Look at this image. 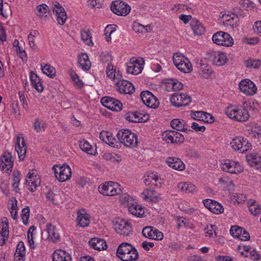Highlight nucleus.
<instances>
[{"label":"nucleus","mask_w":261,"mask_h":261,"mask_svg":"<svg viewBox=\"0 0 261 261\" xmlns=\"http://www.w3.org/2000/svg\"><path fill=\"white\" fill-rule=\"evenodd\" d=\"M27 187L29 190L33 192L36 190V188L40 185L39 176L34 173L29 172L26 179Z\"/></svg>","instance_id":"nucleus-18"},{"label":"nucleus","mask_w":261,"mask_h":261,"mask_svg":"<svg viewBox=\"0 0 261 261\" xmlns=\"http://www.w3.org/2000/svg\"><path fill=\"white\" fill-rule=\"evenodd\" d=\"M81 34L82 40L86 44L89 45L91 44L93 45V43L91 41V37L90 36V32L89 30L82 31L81 32Z\"/></svg>","instance_id":"nucleus-47"},{"label":"nucleus","mask_w":261,"mask_h":261,"mask_svg":"<svg viewBox=\"0 0 261 261\" xmlns=\"http://www.w3.org/2000/svg\"><path fill=\"white\" fill-rule=\"evenodd\" d=\"M147 25L144 27V25L140 24V23H136L134 26V30L137 32H141V33H147L148 31L147 30Z\"/></svg>","instance_id":"nucleus-61"},{"label":"nucleus","mask_w":261,"mask_h":261,"mask_svg":"<svg viewBox=\"0 0 261 261\" xmlns=\"http://www.w3.org/2000/svg\"><path fill=\"white\" fill-rule=\"evenodd\" d=\"M101 61L103 63H107L109 64H110V63L111 62L112 60V58L111 55L109 53H106L104 55H102L101 57Z\"/></svg>","instance_id":"nucleus-64"},{"label":"nucleus","mask_w":261,"mask_h":261,"mask_svg":"<svg viewBox=\"0 0 261 261\" xmlns=\"http://www.w3.org/2000/svg\"><path fill=\"white\" fill-rule=\"evenodd\" d=\"M186 123L184 120L174 119L171 121L170 125L173 129L181 131L186 126Z\"/></svg>","instance_id":"nucleus-40"},{"label":"nucleus","mask_w":261,"mask_h":261,"mask_svg":"<svg viewBox=\"0 0 261 261\" xmlns=\"http://www.w3.org/2000/svg\"><path fill=\"white\" fill-rule=\"evenodd\" d=\"M178 189L186 193H194L196 191L195 186L189 182H181L178 185Z\"/></svg>","instance_id":"nucleus-37"},{"label":"nucleus","mask_w":261,"mask_h":261,"mask_svg":"<svg viewBox=\"0 0 261 261\" xmlns=\"http://www.w3.org/2000/svg\"><path fill=\"white\" fill-rule=\"evenodd\" d=\"M225 113L230 118L234 119L238 121L245 122L249 117L247 109L243 106L228 107L225 110Z\"/></svg>","instance_id":"nucleus-2"},{"label":"nucleus","mask_w":261,"mask_h":261,"mask_svg":"<svg viewBox=\"0 0 261 261\" xmlns=\"http://www.w3.org/2000/svg\"><path fill=\"white\" fill-rule=\"evenodd\" d=\"M11 13L9 5L7 3H3V0H0V15L5 18H7Z\"/></svg>","instance_id":"nucleus-39"},{"label":"nucleus","mask_w":261,"mask_h":261,"mask_svg":"<svg viewBox=\"0 0 261 261\" xmlns=\"http://www.w3.org/2000/svg\"><path fill=\"white\" fill-rule=\"evenodd\" d=\"M30 80L32 86L38 92H41L43 90L42 84L40 82V79L38 76L33 72L30 73Z\"/></svg>","instance_id":"nucleus-34"},{"label":"nucleus","mask_w":261,"mask_h":261,"mask_svg":"<svg viewBox=\"0 0 261 261\" xmlns=\"http://www.w3.org/2000/svg\"><path fill=\"white\" fill-rule=\"evenodd\" d=\"M232 148L235 151L244 153L251 148V145L247 139L241 137H236L230 142Z\"/></svg>","instance_id":"nucleus-9"},{"label":"nucleus","mask_w":261,"mask_h":261,"mask_svg":"<svg viewBox=\"0 0 261 261\" xmlns=\"http://www.w3.org/2000/svg\"><path fill=\"white\" fill-rule=\"evenodd\" d=\"M192 117L195 119L197 118H199L198 120L200 118H201L203 120L205 119L204 121L208 123H212L214 121V118L211 114L204 112H196L193 114Z\"/></svg>","instance_id":"nucleus-32"},{"label":"nucleus","mask_w":261,"mask_h":261,"mask_svg":"<svg viewBox=\"0 0 261 261\" xmlns=\"http://www.w3.org/2000/svg\"><path fill=\"white\" fill-rule=\"evenodd\" d=\"M213 63L217 66H222L227 61L226 55L223 53L214 51L211 56Z\"/></svg>","instance_id":"nucleus-22"},{"label":"nucleus","mask_w":261,"mask_h":261,"mask_svg":"<svg viewBox=\"0 0 261 261\" xmlns=\"http://www.w3.org/2000/svg\"><path fill=\"white\" fill-rule=\"evenodd\" d=\"M153 94L149 91H144L141 93V98L144 103L150 99L151 95Z\"/></svg>","instance_id":"nucleus-58"},{"label":"nucleus","mask_w":261,"mask_h":261,"mask_svg":"<svg viewBox=\"0 0 261 261\" xmlns=\"http://www.w3.org/2000/svg\"><path fill=\"white\" fill-rule=\"evenodd\" d=\"M41 69L43 72L48 76L53 78L55 76L56 70L54 67L48 64H41Z\"/></svg>","instance_id":"nucleus-42"},{"label":"nucleus","mask_w":261,"mask_h":261,"mask_svg":"<svg viewBox=\"0 0 261 261\" xmlns=\"http://www.w3.org/2000/svg\"><path fill=\"white\" fill-rule=\"evenodd\" d=\"M44 123L43 121L40 120L39 119H36L34 122V129L37 132H40L42 130H44Z\"/></svg>","instance_id":"nucleus-55"},{"label":"nucleus","mask_w":261,"mask_h":261,"mask_svg":"<svg viewBox=\"0 0 261 261\" xmlns=\"http://www.w3.org/2000/svg\"><path fill=\"white\" fill-rule=\"evenodd\" d=\"M200 73L205 78H208L212 73L210 67L205 64H200L199 66Z\"/></svg>","instance_id":"nucleus-43"},{"label":"nucleus","mask_w":261,"mask_h":261,"mask_svg":"<svg viewBox=\"0 0 261 261\" xmlns=\"http://www.w3.org/2000/svg\"><path fill=\"white\" fill-rule=\"evenodd\" d=\"M17 254L25 255V247L22 242H19L17 246L15 255Z\"/></svg>","instance_id":"nucleus-59"},{"label":"nucleus","mask_w":261,"mask_h":261,"mask_svg":"<svg viewBox=\"0 0 261 261\" xmlns=\"http://www.w3.org/2000/svg\"><path fill=\"white\" fill-rule=\"evenodd\" d=\"M142 235L148 239L157 241L163 239V233L153 226H146L143 228L142 231Z\"/></svg>","instance_id":"nucleus-13"},{"label":"nucleus","mask_w":261,"mask_h":261,"mask_svg":"<svg viewBox=\"0 0 261 261\" xmlns=\"http://www.w3.org/2000/svg\"><path fill=\"white\" fill-rule=\"evenodd\" d=\"M119 187V185L117 182L108 181L103 185H100L98 187V190L103 195L113 196L122 193V190Z\"/></svg>","instance_id":"nucleus-5"},{"label":"nucleus","mask_w":261,"mask_h":261,"mask_svg":"<svg viewBox=\"0 0 261 261\" xmlns=\"http://www.w3.org/2000/svg\"><path fill=\"white\" fill-rule=\"evenodd\" d=\"M167 163L169 166L176 170L182 171L185 169L184 163L179 158L169 157L167 160Z\"/></svg>","instance_id":"nucleus-21"},{"label":"nucleus","mask_w":261,"mask_h":261,"mask_svg":"<svg viewBox=\"0 0 261 261\" xmlns=\"http://www.w3.org/2000/svg\"><path fill=\"white\" fill-rule=\"evenodd\" d=\"M89 243L93 249L99 251L105 250L107 247L104 240L97 238L91 239Z\"/></svg>","instance_id":"nucleus-26"},{"label":"nucleus","mask_w":261,"mask_h":261,"mask_svg":"<svg viewBox=\"0 0 261 261\" xmlns=\"http://www.w3.org/2000/svg\"><path fill=\"white\" fill-rule=\"evenodd\" d=\"M53 11L56 15L61 13L65 12L64 9L58 2H55L52 6Z\"/></svg>","instance_id":"nucleus-53"},{"label":"nucleus","mask_w":261,"mask_h":261,"mask_svg":"<svg viewBox=\"0 0 261 261\" xmlns=\"http://www.w3.org/2000/svg\"><path fill=\"white\" fill-rule=\"evenodd\" d=\"M170 100L171 104L176 107L187 106L191 101L190 96L186 93H174Z\"/></svg>","instance_id":"nucleus-10"},{"label":"nucleus","mask_w":261,"mask_h":261,"mask_svg":"<svg viewBox=\"0 0 261 261\" xmlns=\"http://www.w3.org/2000/svg\"><path fill=\"white\" fill-rule=\"evenodd\" d=\"M249 210L251 214L254 216L261 214V207L258 204L251 206L249 208Z\"/></svg>","instance_id":"nucleus-60"},{"label":"nucleus","mask_w":261,"mask_h":261,"mask_svg":"<svg viewBox=\"0 0 261 261\" xmlns=\"http://www.w3.org/2000/svg\"><path fill=\"white\" fill-rule=\"evenodd\" d=\"M239 88L242 92L248 95L254 94L257 90L255 84L248 79L241 81L239 84Z\"/></svg>","instance_id":"nucleus-14"},{"label":"nucleus","mask_w":261,"mask_h":261,"mask_svg":"<svg viewBox=\"0 0 261 261\" xmlns=\"http://www.w3.org/2000/svg\"><path fill=\"white\" fill-rule=\"evenodd\" d=\"M245 65L248 68H258L261 65V62L259 60L249 59L245 61Z\"/></svg>","instance_id":"nucleus-44"},{"label":"nucleus","mask_w":261,"mask_h":261,"mask_svg":"<svg viewBox=\"0 0 261 261\" xmlns=\"http://www.w3.org/2000/svg\"><path fill=\"white\" fill-rule=\"evenodd\" d=\"M190 24L195 35L200 36L203 34L205 32V28L198 20L195 19H192Z\"/></svg>","instance_id":"nucleus-28"},{"label":"nucleus","mask_w":261,"mask_h":261,"mask_svg":"<svg viewBox=\"0 0 261 261\" xmlns=\"http://www.w3.org/2000/svg\"><path fill=\"white\" fill-rule=\"evenodd\" d=\"M142 197L146 201H152L155 196V191L154 190L145 189L142 193Z\"/></svg>","instance_id":"nucleus-46"},{"label":"nucleus","mask_w":261,"mask_h":261,"mask_svg":"<svg viewBox=\"0 0 261 261\" xmlns=\"http://www.w3.org/2000/svg\"><path fill=\"white\" fill-rule=\"evenodd\" d=\"M114 228L116 232L120 235L128 236L132 232L130 224L124 220H119L116 222Z\"/></svg>","instance_id":"nucleus-15"},{"label":"nucleus","mask_w":261,"mask_h":261,"mask_svg":"<svg viewBox=\"0 0 261 261\" xmlns=\"http://www.w3.org/2000/svg\"><path fill=\"white\" fill-rule=\"evenodd\" d=\"M191 128L196 132H203L205 130V127L204 125H200L197 122H193L191 125Z\"/></svg>","instance_id":"nucleus-62"},{"label":"nucleus","mask_w":261,"mask_h":261,"mask_svg":"<svg viewBox=\"0 0 261 261\" xmlns=\"http://www.w3.org/2000/svg\"><path fill=\"white\" fill-rule=\"evenodd\" d=\"M173 62L177 68L184 73H189L192 70V66L189 60L181 54H175L173 57Z\"/></svg>","instance_id":"nucleus-4"},{"label":"nucleus","mask_w":261,"mask_h":261,"mask_svg":"<svg viewBox=\"0 0 261 261\" xmlns=\"http://www.w3.org/2000/svg\"><path fill=\"white\" fill-rule=\"evenodd\" d=\"M77 221L78 225L82 227L88 226L90 224V217L85 210H80L77 213Z\"/></svg>","instance_id":"nucleus-24"},{"label":"nucleus","mask_w":261,"mask_h":261,"mask_svg":"<svg viewBox=\"0 0 261 261\" xmlns=\"http://www.w3.org/2000/svg\"><path fill=\"white\" fill-rule=\"evenodd\" d=\"M21 219L23 224L27 225L28 224V219L30 216V208L28 206L24 208L22 210Z\"/></svg>","instance_id":"nucleus-52"},{"label":"nucleus","mask_w":261,"mask_h":261,"mask_svg":"<svg viewBox=\"0 0 261 261\" xmlns=\"http://www.w3.org/2000/svg\"><path fill=\"white\" fill-rule=\"evenodd\" d=\"M145 177L144 183L146 185L154 184L155 186L161 187L163 182L162 178L156 173H150Z\"/></svg>","instance_id":"nucleus-23"},{"label":"nucleus","mask_w":261,"mask_h":261,"mask_svg":"<svg viewBox=\"0 0 261 261\" xmlns=\"http://www.w3.org/2000/svg\"><path fill=\"white\" fill-rule=\"evenodd\" d=\"M222 39L223 37L222 35V31L218 32L215 33L212 37L213 42L218 45L226 46H231L230 42H229V41H224V42H223Z\"/></svg>","instance_id":"nucleus-36"},{"label":"nucleus","mask_w":261,"mask_h":261,"mask_svg":"<svg viewBox=\"0 0 261 261\" xmlns=\"http://www.w3.org/2000/svg\"><path fill=\"white\" fill-rule=\"evenodd\" d=\"M146 106L150 108H155L158 107L159 102L156 97L151 95L150 99L144 103Z\"/></svg>","instance_id":"nucleus-49"},{"label":"nucleus","mask_w":261,"mask_h":261,"mask_svg":"<svg viewBox=\"0 0 261 261\" xmlns=\"http://www.w3.org/2000/svg\"><path fill=\"white\" fill-rule=\"evenodd\" d=\"M101 102L104 107L113 111H120L122 108V104L120 101L111 97L102 98Z\"/></svg>","instance_id":"nucleus-12"},{"label":"nucleus","mask_w":261,"mask_h":261,"mask_svg":"<svg viewBox=\"0 0 261 261\" xmlns=\"http://www.w3.org/2000/svg\"><path fill=\"white\" fill-rule=\"evenodd\" d=\"M112 11L119 16H126L131 10L130 6L123 1L116 0L113 2L111 6Z\"/></svg>","instance_id":"nucleus-7"},{"label":"nucleus","mask_w":261,"mask_h":261,"mask_svg":"<svg viewBox=\"0 0 261 261\" xmlns=\"http://www.w3.org/2000/svg\"><path fill=\"white\" fill-rule=\"evenodd\" d=\"M15 146V150L20 160H23L25 157L27 146L22 135L17 137Z\"/></svg>","instance_id":"nucleus-19"},{"label":"nucleus","mask_w":261,"mask_h":261,"mask_svg":"<svg viewBox=\"0 0 261 261\" xmlns=\"http://www.w3.org/2000/svg\"><path fill=\"white\" fill-rule=\"evenodd\" d=\"M53 170L54 171L56 178L60 182L69 180L71 176V170L67 164H63L62 166L58 165H55L53 167Z\"/></svg>","instance_id":"nucleus-6"},{"label":"nucleus","mask_w":261,"mask_h":261,"mask_svg":"<svg viewBox=\"0 0 261 261\" xmlns=\"http://www.w3.org/2000/svg\"><path fill=\"white\" fill-rule=\"evenodd\" d=\"M127 66V72L128 73L137 74L140 73L142 70L140 64L135 61L129 62Z\"/></svg>","instance_id":"nucleus-38"},{"label":"nucleus","mask_w":261,"mask_h":261,"mask_svg":"<svg viewBox=\"0 0 261 261\" xmlns=\"http://www.w3.org/2000/svg\"><path fill=\"white\" fill-rule=\"evenodd\" d=\"M80 147L85 152L88 154H93L95 152V149L86 140L81 141Z\"/></svg>","instance_id":"nucleus-41"},{"label":"nucleus","mask_w":261,"mask_h":261,"mask_svg":"<svg viewBox=\"0 0 261 261\" xmlns=\"http://www.w3.org/2000/svg\"><path fill=\"white\" fill-rule=\"evenodd\" d=\"M163 139L167 143L177 144L184 142V136L177 131L167 130L162 133Z\"/></svg>","instance_id":"nucleus-8"},{"label":"nucleus","mask_w":261,"mask_h":261,"mask_svg":"<svg viewBox=\"0 0 261 261\" xmlns=\"http://www.w3.org/2000/svg\"><path fill=\"white\" fill-rule=\"evenodd\" d=\"M6 225V226L2 228V232L1 234V236L2 237V244H1V246L6 244L9 237V232L8 230V223L7 222Z\"/></svg>","instance_id":"nucleus-51"},{"label":"nucleus","mask_w":261,"mask_h":261,"mask_svg":"<svg viewBox=\"0 0 261 261\" xmlns=\"http://www.w3.org/2000/svg\"><path fill=\"white\" fill-rule=\"evenodd\" d=\"M116 255L122 261H136L139 257L138 252L135 247L125 242L119 245Z\"/></svg>","instance_id":"nucleus-1"},{"label":"nucleus","mask_w":261,"mask_h":261,"mask_svg":"<svg viewBox=\"0 0 261 261\" xmlns=\"http://www.w3.org/2000/svg\"><path fill=\"white\" fill-rule=\"evenodd\" d=\"M106 73L107 76L112 80H121L122 79V75L120 71H116V69L114 68L113 65L112 64H109L107 67Z\"/></svg>","instance_id":"nucleus-30"},{"label":"nucleus","mask_w":261,"mask_h":261,"mask_svg":"<svg viewBox=\"0 0 261 261\" xmlns=\"http://www.w3.org/2000/svg\"><path fill=\"white\" fill-rule=\"evenodd\" d=\"M243 228L238 226H233L230 229V233L234 238H239Z\"/></svg>","instance_id":"nucleus-48"},{"label":"nucleus","mask_w":261,"mask_h":261,"mask_svg":"<svg viewBox=\"0 0 261 261\" xmlns=\"http://www.w3.org/2000/svg\"><path fill=\"white\" fill-rule=\"evenodd\" d=\"M127 120L133 122H145L146 119H142V113L138 112H128L125 114Z\"/></svg>","instance_id":"nucleus-29"},{"label":"nucleus","mask_w":261,"mask_h":261,"mask_svg":"<svg viewBox=\"0 0 261 261\" xmlns=\"http://www.w3.org/2000/svg\"><path fill=\"white\" fill-rule=\"evenodd\" d=\"M78 62L81 68L85 70H88L91 68V64L87 54L82 53L79 56Z\"/></svg>","instance_id":"nucleus-31"},{"label":"nucleus","mask_w":261,"mask_h":261,"mask_svg":"<svg viewBox=\"0 0 261 261\" xmlns=\"http://www.w3.org/2000/svg\"><path fill=\"white\" fill-rule=\"evenodd\" d=\"M53 261H71V257L69 254L64 250H57L53 254Z\"/></svg>","instance_id":"nucleus-25"},{"label":"nucleus","mask_w":261,"mask_h":261,"mask_svg":"<svg viewBox=\"0 0 261 261\" xmlns=\"http://www.w3.org/2000/svg\"><path fill=\"white\" fill-rule=\"evenodd\" d=\"M128 210L132 215L138 217H142L145 214L144 209L141 206L136 204L129 205Z\"/></svg>","instance_id":"nucleus-35"},{"label":"nucleus","mask_w":261,"mask_h":261,"mask_svg":"<svg viewBox=\"0 0 261 261\" xmlns=\"http://www.w3.org/2000/svg\"><path fill=\"white\" fill-rule=\"evenodd\" d=\"M222 169L226 172L231 174H238L243 171L244 169L239 163L226 160L222 164Z\"/></svg>","instance_id":"nucleus-11"},{"label":"nucleus","mask_w":261,"mask_h":261,"mask_svg":"<svg viewBox=\"0 0 261 261\" xmlns=\"http://www.w3.org/2000/svg\"><path fill=\"white\" fill-rule=\"evenodd\" d=\"M237 19H238L237 17H236V16L231 17V16H227V17H226V19L225 20V23L227 26L229 25V26L233 28L234 27H236V22H237Z\"/></svg>","instance_id":"nucleus-54"},{"label":"nucleus","mask_w":261,"mask_h":261,"mask_svg":"<svg viewBox=\"0 0 261 261\" xmlns=\"http://www.w3.org/2000/svg\"><path fill=\"white\" fill-rule=\"evenodd\" d=\"M20 173L18 171L14 172L13 173V187L15 189V191L17 192V189H18V186L20 182Z\"/></svg>","instance_id":"nucleus-50"},{"label":"nucleus","mask_w":261,"mask_h":261,"mask_svg":"<svg viewBox=\"0 0 261 261\" xmlns=\"http://www.w3.org/2000/svg\"><path fill=\"white\" fill-rule=\"evenodd\" d=\"M37 14L39 17L46 16V14L49 11V8L46 4H43L37 7Z\"/></svg>","instance_id":"nucleus-45"},{"label":"nucleus","mask_w":261,"mask_h":261,"mask_svg":"<svg viewBox=\"0 0 261 261\" xmlns=\"http://www.w3.org/2000/svg\"><path fill=\"white\" fill-rule=\"evenodd\" d=\"M1 164L0 166L2 170L8 173L9 170H11L13 167V161H12V155L9 152H5L2 156Z\"/></svg>","instance_id":"nucleus-20"},{"label":"nucleus","mask_w":261,"mask_h":261,"mask_svg":"<svg viewBox=\"0 0 261 261\" xmlns=\"http://www.w3.org/2000/svg\"><path fill=\"white\" fill-rule=\"evenodd\" d=\"M56 19L58 23L60 25H63L67 19L66 13L63 12L56 15Z\"/></svg>","instance_id":"nucleus-56"},{"label":"nucleus","mask_w":261,"mask_h":261,"mask_svg":"<svg viewBox=\"0 0 261 261\" xmlns=\"http://www.w3.org/2000/svg\"><path fill=\"white\" fill-rule=\"evenodd\" d=\"M116 88L121 94H129L135 91V87L131 83L122 79L117 82Z\"/></svg>","instance_id":"nucleus-16"},{"label":"nucleus","mask_w":261,"mask_h":261,"mask_svg":"<svg viewBox=\"0 0 261 261\" xmlns=\"http://www.w3.org/2000/svg\"><path fill=\"white\" fill-rule=\"evenodd\" d=\"M204 206L211 212L215 214H222L224 211L223 206L218 202L210 199L203 201Z\"/></svg>","instance_id":"nucleus-17"},{"label":"nucleus","mask_w":261,"mask_h":261,"mask_svg":"<svg viewBox=\"0 0 261 261\" xmlns=\"http://www.w3.org/2000/svg\"><path fill=\"white\" fill-rule=\"evenodd\" d=\"M247 160L252 167L261 166V156L257 153L253 152L247 156Z\"/></svg>","instance_id":"nucleus-33"},{"label":"nucleus","mask_w":261,"mask_h":261,"mask_svg":"<svg viewBox=\"0 0 261 261\" xmlns=\"http://www.w3.org/2000/svg\"><path fill=\"white\" fill-rule=\"evenodd\" d=\"M17 201L15 199V203L13 202L12 206L10 210L11 215L14 220H16L17 218Z\"/></svg>","instance_id":"nucleus-57"},{"label":"nucleus","mask_w":261,"mask_h":261,"mask_svg":"<svg viewBox=\"0 0 261 261\" xmlns=\"http://www.w3.org/2000/svg\"><path fill=\"white\" fill-rule=\"evenodd\" d=\"M46 231L48 234V239L51 240L54 242L59 240L60 235L55 226L51 224H47Z\"/></svg>","instance_id":"nucleus-27"},{"label":"nucleus","mask_w":261,"mask_h":261,"mask_svg":"<svg viewBox=\"0 0 261 261\" xmlns=\"http://www.w3.org/2000/svg\"><path fill=\"white\" fill-rule=\"evenodd\" d=\"M117 137L119 142L126 147L134 148L138 144L136 135L128 129L120 130Z\"/></svg>","instance_id":"nucleus-3"},{"label":"nucleus","mask_w":261,"mask_h":261,"mask_svg":"<svg viewBox=\"0 0 261 261\" xmlns=\"http://www.w3.org/2000/svg\"><path fill=\"white\" fill-rule=\"evenodd\" d=\"M71 77L77 86L81 87L83 85V84L80 80L79 76L75 73H72L71 74Z\"/></svg>","instance_id":"nucleus-63"}]
</instances>
